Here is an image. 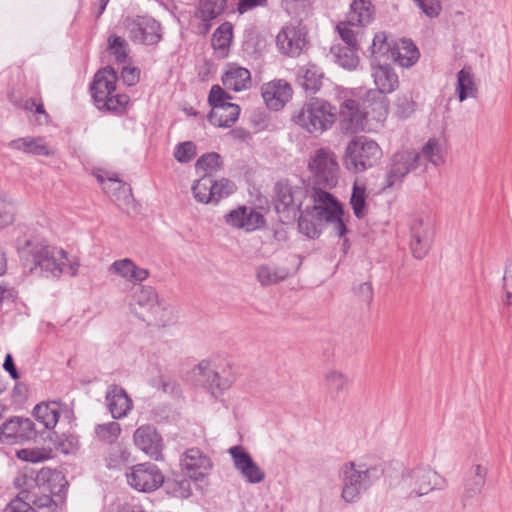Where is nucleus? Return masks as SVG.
<instances>
[{
	"label": "nucleus",
	"mask_w": 512,
	"mask_h": 512,
	"mask_svg": "<svg viewBox=\"0 0 512 512\" xmlns=\"http://www.w3.org/2000/svg\"><path fill=\"white\" fill-rule=\"evenodd\" d=\"M355 294L366 303L370 304L373 300V287L372 283L367 281L358 285L355 289Z\"/></svg>",
	"instance_id": "nucleus-63"
},
{
	"label": "nucleus",
	"mask_w": 512,
	"mask_h": 512,
	"mask_svg": "<svg viewBox=\"0 0 512 512\" xmlns=\"http://www.w3.org/2000/svg\"><path fill=\"white\" fill-rule=\"evenodd\" d=\"M308 169L312 175L313 186L331 189L337 185L339 164L332 150L328 148L315 150L308 161Z\"/></svg>",
	"instance_id": "nucleus-6"
},
{
	"label": "nucleus",
	"mask_w": 512,
	"mask_h": 512,
	"mask_svg": "<svg viewBox=\"0 0 512 512\" xmlns=\"http://www.w3.org/2000/svg\"><path fill=\"white\" fill-rule=\"evenodd\" d=\"M108 409L114 419L125 417L132 408V400L124 388L112 384L106 392Z\"/></svg>",
	"instance_id": "nucleus-28"
},
{
	"label": "nucleus",
	"mask_w": 512,
	"mask_h": 512,
	"mask_svg": "<svg viewBox=\"0 0 512 512\" xmlns=\"http://www.w3.org/2000/svg\"><path fill=\"white\" fill-rule=\"evenodd\" d=\"M35 486L40 490H48L54 496L65 495L68 482L65 476L56 470L43 467L40 470L34 469Z\"/></svg>",
	"instance_id": "nucleus-24"
},
{
	"label": "nucleus",
	"mask_w": 512,
	"mask_h": 512,
	"mask_svg": "<svg viewBox=\"0 0 512 512\" xmlns=\"http://www.w3.org/2000/svg\"><path fill=\"white\" fill-rule=\"evenodd\" d=\"M383 474L384 469L380 465L367 466L353 461L345 463L341 468V498L345 503L357 502Z\"/></svg>",
	"instance_id": "nucleus-3"
},
{
	"label": "nucleus",
	"mask_w": 512,
	"mask_h": 512,
	"mask_svg": "<svg viewBox=\"0 0 512 512\" xmlns=\"http://www.w3.org/2000/svg\"><path fill=\"white\" fill-rule=\"evenodd\" d=\"M13 483L17 489L21 490L18 497H23V491H31V488L36 487L34 482V468L25 466L15 477Z\"/></svg>",
	"instance_id": "nucleus-52"
},
{
	"label": "nucleus",
	"mask_w": 512,
	"mask_h": 512,
	"mask_svg": "<svg viewBox=\"0 0 512 512\" xmlns=\"http://www.w3.org/2000/svg\"><path fill=\"white\" fill-rule=\"evenodd\" d=\"M223 166L222 157L219 153L209 152L198 158L195 169L198 174L212 175Z\"/></svg>",
	"instance_id": "nucleus-41"
},
{
	"label": "nucleus",
	"mask_w": 512,
	"mask_h": 512,
	"mask_svg": "<svg viewBox=\"0 0 512 512\" xmlns=\"http://www.w3.org/2000/svg\"><path fill=\"white\" fill-rule=\"evenodd\" d=\"M39 436L42 437V433L30 418L13 416L0 425L1 442L23 444L37 441Z\"/></svg>",
	"instance_id": "nucleus-10"
},
{
	"label": "nucleus",
	"mask_w": 512,
	"mask_h": 512,
	"mask_svg": "<svg viewBox=\"0 0 512 512\" xmlns=\"http://www.w3.org/2000/svg\"><path fill=\"white\" fill-rule=\"evenodd\" d=\"M200 375L206 378L204 386L211 395L218 398L223 392L229 389L234 382V376L223 369L222 373L210 369V363L203 360L198 364Z\"/></svg>",
	"instance_id": "nucleus-22"
},
{
	"label": "nucleus",
	"mask_w": 512,
	"mask_h": 512,
	"mask_svg": "<svg viewBox=\"0 0 512 512\" xmlns=\"http://www.w3.org/2000/svg\"><path fill=\"white\" fill-rule=\"evenodd\" d=\"M107 51L114 56L118 64H123L127 61L130 49L123 37L110 34L107 38Z\"/></svg>",
	"instance_id": "nucleus-40"
},
{
	"label": "nucleus",
	"mask_w": 512,
	"mask_h": 512,
	"mask_svg": "<svg viewBox=\"0 0 512 512\" xmlns=\"http://www.w3.org/2000/svg\"><path fill=\"white\" fill-rule=\"evenodd\" d=\"M355 49L343 47L342 45H334L331 53L335 58V62L347 70H354L359 64V57Z\"/></svg>",
	"instance_id": "nucleus-37"
},
{
	"label": "nucleus",
	"mask_w": 512,
	"mask_h": 512,
	"mask_svg": "<svg viewBox=\"0 0 512 512\" xmlns=\"http://www.w3.org/2000/svg\"><path fill=\"white\" fill-rule=\"evenodd\" d=\"M56 252L61 255V258L67 259L68 253L65 250H57L44 242L26 240L22 246L18 247L23 268L29 274H39L46 278H59L65 271L66 265L58 262Z\"/></svg>",
	"instance_id": "nucleus-2"
},
{
	"label": "nucleus",
	"mask_w": 512,
	"mask_h": 512,
	"mask_svg": "<svg viewBox=\"0 0 512 512\" xmlns=\"http://www.w3.org/2000/svg\"><path fill=\"white\" fill-rule=\"evenodd\" d=\"M3 369L9 373L10 377L13 380H18L20 378V373L17 370V367L14 363V359L11 353H7L3 363Z\"/></svg>",
	"instance_id": "nucleus-64"
},
{
	"label": "nucleus",
	"mask_w": 512,
	"mask_h": 512,
	"mask_svg": "<svg viewBox=\"0 0 512 512\" xmlns=\"http://www.w3.org/2000/svg\"><path fill=\"white\" fill-rule=\"evenodd\" d=\"M422 166V157L416 150H403L395 153L386 178V188L400 186L404 177Z\"/></svg>",
	"instance_id": "nucleus-12"
},
{
	"label": "nucleus",
	"mask_w": 512,
	"mask_h": 512,
	"mask_svg": "<svg viewBox=\"0 0 512 512\" xmlns=\"http://www.w3.org/2000/svg\"><path fill=\"white\" fill-rule=\"evenodd\" d=\"M337 29L340 38L345 43V45H342L343 47H349L351 49L359 50L357 35L352 29L346 26L341 27L340 25L337 26Z\"/></svg>",
	"instance_id": "nucleus-60"
},
{
	"label": "nucleus",
	"mask_w": 512,
	"mask_h": 512,
	"mask_svg": "<svg viewBox=\"0 0 512 512\" xmlns=\"http://www.w3.org/2000/svg\"><path fill=\"white\" fill-rule=\"evenodd\" d=\"M411 241L410 248L416 259H423L433 240V231L428 222L422 219H415L410 225Z\"/></svg>",
	"instance_id": "nucleus-21"
},
{
	"label": "nucleus",
	"mask_w": 512,
	"mask_h": 512,
	"mask_svg": "<svg viewBox=\"0 0 512 512\" xmlns=\"http://www.w3.org/2000/svg\"><path fill=\"white\" fill-rule=\"evenodd\" d=\"M293 90L286 80L272 81L262 87V97L271 110L278 111L292 98Z\"/></svg>",
	"instance_id": "nucleus-23"
},
{
	"label": "nucleus",
	"mask_w": 512,
	"mask_h": 512,
	"mask_svg": "<svg viewBox=\"0 0 512 512\" xmlns=\"http://www.w3.org/2000/svg\"><path fill=\"white\" fill-rule=\"evenodd\" d=\"M196 156V145L192 141L181 142L176 145L175 159L180 163H188Z\"/></svg>",
	"instance_id": "nucleus-55"
},
{
	"label": "nucleus",
	"mask_w": 512,
	"mask_h": 512,
	"mask_svg": "<svg viewBox=\"0 0 512 512\" xmlns=\"http://www.w3.org/2000/svg\"><path fill=\"white\" fill-rule=\"evenodd\" d=\"M487 468L480 464L473 465L464 477V491L461 495L463 506L471 504V500L481 493L486 483Z\"/></svg>",
	"instance_id": "nucleus-26"
},
{
	"label": "nucleus",
	"mask_w": 512,
	"mask_h": 512,
	"mask_svg": "<svg viewBox=\"0 0 512 512\" xmlns=\"http://www.w3.org/2000/svg\"><path fill=\"white\" fill-rule=\"evenodd\" d=\"M324 72L313 63L299 66L295 72V84L306 93H317L323 84Z\"/></svg>",
	"instance_id": "nucleus-25"
},
{
	"label": "nucleus",
	"mask_w": 512,
	"mask_h": 512,
	"mask_svg": "<svg viewBox=\"0 0 512 512\" xmlns=\"http://www.w3.org/2000/svg\"><path fill=\"white\" fill-rule=\"evenodd\" d=\"M273 205L279 221L284 224L298 222L299 232L309 239H317L325 224L333 225L339 238L349 229L350 215L344 205L330 192L300 181L293 184L289 179H280L273 186Z\"/></svg>",
	"instance_id": "nucleus-1"
},
{
	"label": "nucleus",
	"mask_w": 512,
	"mask_h": 512,
	"mask_svg": "<svg viewBox=\"0 0 512 512\" xmlns=\"http://www.w3.org/2000/svg\"><path fill=\"white\" fill-rule=\"evenodd\" d=\"M212 175L201 174L200 178L191 187L194 198L197 202L210 204L212 199Z\"/></svg>",
	"instance_id": "nucleus-39"
},
{
	"label": "nucleus",
	"mask_w": 512,
	"mask_h": 512,
	"mask_svg": "<svg viewBox=\"0 0 512 512\" xmlns=\"http://www.w3.org/2000/svg\"><path fill=\"white\" fill-rule=\"evenodd\" d=\"M422 12L429 18L437 17L441 12L439 0H415Z\"/></svg>",
	"instance_id": "nucleus-59"
},
{
	"label": "nucleus",
	"mask_w": 512,
	"mask_h": 512,
	"mask_svg": "<svg viewBox=\"0 0 512 512\" xmlns=\"http://www.w3.org/2000/svg\"><path fill=\"white\" fill-rule=\"evenodd\" d=\"M415 102L407 96L398 97L396 103V114L401 119H407L415 112Z\"/></svg>",
	"instance_id": "nucleus-57"
},
{
	"label": "nucleus",
	"mask_w": 512,
	"mask_h": 512,
	"mask_svg": "<svg viewBox=\"0 0 512 512\" xmlns=\"http://www.w3.org/2000/svg\"><path fill=\"white\" fill-rule=\"evenodd\" d=\"M127 481L135 490L150 493L164 484V475L156 464L146 462L133 466Z\"/></svg>",
	"instance_id": "nucleus-11"
},
{
	"label": "nucleus",
	"mask_w": 512,
	"mask_h": 512,
	"mask_svg": "<svg viewBox=\"0 0 512 512\" xmlns=\"http://www.w3.org/2000/svg\"><path fill=\"white\" fill-rule=\"evenodd\" d=\"M382 157L379 145L367 136H356L346 146L343 157L345 168L353 173H361L373 167Z\"/></svg>",
	"instance_id": "nucleus-5"
},
{
	"label": "nucleus",
	"mask_w": 512,
	"mask_h": 512,
	"mask_svg": "<svg viewBox=\"0 0 512 512\" xmlns=\"http://www.w3.org/2000/svg\"><path fill=\"white\" fill-rule=\"evenodd\" d=\"M372 69V76L377 87L373 89L374 91L389 94L398 88V75L388 63L378 61L377 64L372 65Z\"/></svg>",
	"instance_id": "nucleus-29"
},
{
	"label": "nucleus",
	"mask_w": 512,
	"mask_h": 512,
	"mask_svg": "<svg viewBox=\"0 0 512 512\" xmlns=\"http://www.w3.org/2000/svg\"><path fill=\"white\" fill-rule=\"evenodd\" d=\"M339 124L344 133L363 131L367 117L362 109V103L355 99H346L340 104Z\"/></svg>",
	"instance_id": "nucleus-17"
},
{
	"label": "nucleus",
	"mask_w": 512,
	"mask_h": 512,
	"mask_svg": "<svg viewBox=\"0 0 512 512\" xmlns=\"http://www.w3.org/2000/svg\"><path fill=\"white\" fill-rule=\"evenodd\" d=\"M420 53L416 45L410 39H401L394 43L392 61L402 67H411L419 59Z\"/></svg>",
	"instance_id": "nucleus-32"
},
{
	"label": "nucleus",
	"mask_w": 512,
	"mask_h": 512,
	"mask_svg": "<svg viewBox=\"0 0 512 512\" xmlns=\"http://www.w3.org/2000/svg\"><path fill=\"white\" fill-rule=\"evenodd\" d=\"M221 80L227 89L240 92L250 87L251 74L248 69L232 64L222 75Z\"/></svg>",
	"instance_id": "nucleus-31"
},
{
	"label": "nucleus",
	"mask_w": 512,
	"mask_h": 512,
	"mask_svg": "<svg viewBox=\"0 0 512 512\" xmlns=\"http://www.w3.org/2000/svg\"><path fill=\"white\" fill-rule=\"evenodd\" d=\"M133 300L136 305L141 308H146L149 318H145L133 308L134 313L141 320L147 322L148 325L162 326L165 327L169 321V312L165 307L161 305L158 299V294L155 289L151 286L137 285L133 292Z\"/></svg>",
	"instance_id": "nucleus-9"
},
{
	"label": "nucleus",
	"mask_w": 512,
	"mask_h": 512,
	"mask_svg": "<svg viewBox=\"0 0 512 512\" xmlns=\"http://www.w3.org/2000/svg\"><path fill=\"white\" fill-rule=\"evenodd\" d=\"M212 183H213V188H212L213 195H212L211 203H213V204H218L222 199L233 194L235 191V188H236L235 184L227 178L215 180L212 177Z\"/></svg>",
	"instance_id": "nucleus-49"
},
{
	"label": "nucleus",
	"mask_w": 512,
	"mask_h": 512,
	"mask_svg": "<svg viewBox=\"0 0 512 512\" xmlns=\"http://www.w3.org/2000/svg\"><path fill=\"white\" fill-rule=\"evenodd\" d=\"M95 433L99 439L113 443L121 433V426L115 421L98 424L95 428Z\"/></svg>",
	"instance_id": "nucleus-50"
},
{
	"label": "nucleus",
	"mask_w": 512,
	"mask_h": 512,
	"mask_svg": "<svg viewBox=\"0 0 512 512\" xmlns=\"http://www.w3.org/2000/svg\"><path fill=\"white\" fill-rule=\"evenodd\" d=\"M375 13L371 0H353L347 13V23L351 26H366L374 20Z\"/></svg>",
	"instance_id": "nucleus-30"
},
{
	"label": "nucleus",
	"mask_w": 512,
	"mask_h": 512,
	"mask_svg": "<svg viewBox=\"0 0 512 512\" xmlns=\"http://www.w3.org/2000/svg\"><path fill=\"white\" fill-rule=\"evenodd\" d=\"M456 92L460 102H463L468 97H476L477 87L469 68H462L457 73Z\"/></svg>",
	"instance_id": "nucleus-36"
},
{
	"label": "nucleus",
	"mask_w": 512,
	"mask_h": 512,
	"mask_svg": "<svg viewBox=\"0 0 512 512\" xmlns=\"http://www.w3.org/2000/svg\"><path fill=\"white\" fill-rule=\"evenodd\" d=\"M234 468L249 484H259L265 479V471L254 461L252 455L242 446L235 445L229 448Z\"/></svg>",
	"instance_id": "nucleus-14"
},
{
	"label": "nucleus",
	"mask_w": 512,
	"mask_h": 512,
	"mask_svg": "<svg viewBox=\"0 0 512 512\" xmlns=\"http://www.w3.org/2000/svg\"><path fill=\"white\" fill-rule=\"evenodd\" d=\"M4 512H36L29 502L22 497H16L5 508Z\"/></svg>",
	"instance_id": "nucleus-62"
},
{
	"label": "nucleus",
	"mask_w": 512,
	"mask_h": 512,
	"mask_svg": "<svg viewBox=\"0 0 512 512\" xmlns=\"http://www.w3.org/2000/svg\"><path fill=\"white\" fill-rule=\"evenodd\" d=\"M8 146L11 149L19 150L27 154H33L37 156L50 155L48 146L42 143L41 138H34L30 136L22 137L10 141Z\"/></svg>",
	"instance_id": "nucleus-34"
},
{
	"label": "nucleus",
	"mask_w": 512,
	"mask_h": 512,
	"mask_svg": "<svg viewBox=\"0 0 512 512\" xmlns=\"http://www.w3.org/2000/svg\"><path fill=\"white\" fill-rule=\"evenodd\" d=\"M182 470L193 481H202L213 467L212 460L199 448H190L181 459Z\"/></svg>",
	"instance_id": "nucleus-19"
},
{
	"label": "nucleus",
	"mask_w": 512,
	"mask_h": 512,
	"mask_svg": "<svg viewBox=\"0 0 512 512\" xmlns=\"http://www.w3.org/2000/svg\"><path fill=\"white\" fill-rule=\"evenodd\" d=\"M370 49L373 56L371 65H374L381 61V58L392 60L394 43L388 42L385 32H378L372 40Z\"/></svg>",
	"instance_id": "nucleus-35"
},
{
	"label": "nucleus",
	"mask_w": 512,
	"mask_h": 512,
	"mask_svg": "<svg viewBox=\"0 0 512 512\" xmlns=\"http://www.w3.org/2000/svg\"><path fill=\"white\" fill-rule=\"evenodd\" d=\"M133 265H134V262L131 259L125 258V259L116 260L115 262H113L110 269L113 272H115L116 274L122 276L123 278H127L130 280L131 275H132Z\"/></svg>",
	"instance_id": "nucleus-58"
},
{
	"label": "nucleus",
	"mask_w": 512,
	"mask_h": 512,
	"mask_svg": "<svg viewBox=\"0 0 512 512\" xmlns=\"http://www.w3.org/2000/svg\"><path fill=\"white\" fill-rule=\"evenodd\" d=\"M403 480H409L412 488L410 495L420 497L430 491L441 490L446 487V480L430 467H417L407 474H403Z\"/></svg>",
	"instance_id": "nucleus-13"
},
{
	"label": "nucleus",
	"mask_w": 512,
	"mask_h": 512,
	"mask_svg": "<svg viewBox=\"0 0 512 512\" xmlns=\"http://www.w3.org/2000/svg\"><path fill=\"white\" fill-rule=\"evenodd\" d=\"M141 70L138 67L124 66L121 70V80L127 86H134L140 80Z\"/></svg>",
	"instance_id": "nucleus-61"
},
{
	"label": "nucleus",
	"mask_w": 512,
	"mask_h": 512,
	"mask_svg": "<svg viewBox=\"0 0 512 512\" xmlns=\"http://www.w3.org/2000/svg\"><path fill=\"white\" fill-rule=\"evenodd\" d=\"M325 385L332 398L336 399L348 387V377L340 371L332 370L325 375Z\"/></svg>",
	"instance_id": "nucleus-43"
},
{
	"label": "nucleus",
	"mask_w": 512,
	"mask_h": 512,
	"mask_svg": "<svg viewBox=\"0 0 512 512\" xmlns=\"http://www.w3.org/2000/svg\"><path fill=\"white\" fill-rule=\"evenodd\" d=\"M366 188L354 184L350 197V205L357 219H363L367 214Z\"/></svg>",
	"instance_id": "nucleus-46"
},
{
	"label": "nucleus",
	"mask_w": 512,
	"mask_h": 512,
	"mask_svg": "<svg viewBox=\"0 0 512 512\" xmlns=\"http://www.w3.org/2000/svg\"><path fill=\"white\" fill-rule=\"evenodd\" d=\"M94 175L97 181L102 184L105 193L118 191L124 186L122 180H120L118 175L115 173L110 175L108 172L100 170Z\"/></svg>",
	"instance_id": "nucleus-53"
},
{
	"label": "nucleus",
	"mask_w": 512,
	"mask_h": 512,
	"mask_svg": "<svg viewBox=\"0 0 512 512\" xmlns=\"http://www.w3.org/2000/svg\"><path fill=\"white\" fill-rule=\"evenodd\" d=\"M48 437L54 443L55 448L63 454L73 453L79 448V438L74 433L57 434L53 431L49 433Z\"/></svg>",
	"instance_id": "nucleus-38"
},
{
	"label": "nucleus",
	"mask_w": 512,
	"mask_h": 512,
	"mask_svg": "<svg viewBox=\"0 0 512 512\" xmlns=\"http://www.w3.org/2000/svg\"><path fill=\"white\" fill-rule=\"evenodd\" d=\"M225 223L236 229H243L246 232H253L262 229L266 225L264 215L252 207L240 205L230 210L224 216Z\"/></svg>",
	"instance_id": "nucleus-16"
},
{
	"label": "nucleus",
	"mask_w": 512,
	"mask_h": 512,
	"mask_svg": "<svg viewBox=\"0 0 512 512\" xmlns=\"http://www.w3.org/2000/svg\"><path fill=\"white\" fill-rule=\"evenodd\" d=\"M440 151L441 148L439 141L436 138H430L422 147L421 152H419L422 157V166L425 165V161H428L435 166L441 165L443 163V158Z\"/></svg>",
	"instance_id": "nucleus-47"
},
{
	"label": "nucleus",
	"mask_w": 512,
	"mask_h": 512,
	"mask_svg": "<svg viewBox=\"0 0 512 512\" xmlns=\"http://www.w3.org/2000/svg\"><path fill=\"white\" fill-rule=\"evenodd\" d=\"M227 0H200L199 14L203 22H211L224 13Z\"/></svg>",
	"instance_id": "nucleus-44"
},
{
	"label": "nucleus",
	"mask_w": 512,
	"mask_h": 512,
	"mask_svg": "<svg viewBox=\"0 0 512 512\" xmlns=\"http://www.w3.org/2000/svg\"><path fill=\"white\" fill-rule=\"evenodd\" d=\"M133 440L136 447L152 459L156 461L162 459L163 439L154 425L139 426L134 432Z\"/></svg>",
	"instance_id": "nucleus-18"
},
{
	"label": "nucleus",
	"mask_w": 512,
	"mask_h": 512,
	"mask_svg": "<svg viewBox=\"0 0 512 512\" xmlns=\"http://www.w3.org/2000/svg\"><path fill=\"white\" fill-rule=\"evenodd\" d=\"M335 120V107L327 100L318 97L310 98L293 115V121L314 136H320L329 130Z\"/></svg>",
	"instance_id": "nucleus-4"
},
{
	"label": "nucleus",
	"mask_w": 512,
	"mask_h": 512,
	"mask_svg": "<svg viewBox=\"0 0 512 512\" xmlns=\"http://www.w3.org/2000/svg\"><path fill=\"white\" fill-rule=\"evenodd\" d=\"M231 99L232 96L220 85L215 84L211 87L208 104L212 109L207 115L211 124L217 127L229 128L238 120L241 109L238 104L229 102Z\"/></svg>",
	"instance_id": "nucleus-7"
},
{
	"label": "nucleus",
	"mask_w": 512,
	"mask_h": 512,
	"mask_svg": "<svg viewBox=\"0 0 512 512\" xmlns=\"http://www.w3.org/2000/svg\"><path fill=\"white\" fill-rule=\"evenodd\" d=\"M23 499L29 502V504L33 507L36 506L38 508H46L50 507L51 505H54L55 507L57 504L53 500L51 495L48 494H42L39 495L35 491H23Z\"/></svg>",
	"instance_id": "nucleus-56"
},
{
	"label": "nucleus",
	"mask_w": 512,
	"mask_h": 512,
	"mask_svg": "<svg viewBox=\"0 0 512 512\" xmlns=\"http://www.w3.org/2000/svg\"><path fill=\"white\" fill-rule=\"evenodd\" d=\"M124 27L133 43L157 46L163 39L161 23L148 15L125 18Z\"/></svg>",
	"instance_id": "nucleus-8"
},
{
	"label": "nucleus",
	"mask_w": 512,
	"mask_h": 512,
	"mask_svg": "<svg viewBox=\"0 0 512 512\" xmlns=\"http://www.w3.org/2000/svg\"><path fill=\"white\" fill-rule=\"evenodd\" d=\"M166 491L175 497L188 498L191 495L190 481L186 478L181 480H164Z\"/></svg>",
	"instance_id": "nucleus-51"
},
{
	"label": "nucleus",
	"mask_w": 512,
	"mask_h": 512,
	"mask_svg": "<svg viewBox=\"0 0 512 512\" xmlns=\"http://www.w3.org/2000/svg\"><path fill=\"white\" fill-rule=\"evenodd\" d=\"M285 274H279L278 271L272 270L268 265H261L257 268V279L263 286H269L284 280Z\"/></svg>",
	"instance_id": "nucleus-54"
},
{
	"label": "nucleus",
	"mask_w": 512,
	"mask_h": 512,
	"mask_svg": "<svg viewBox=\"0 0 512 512\" xmlns=\"http://www.w3.org/2000/svg\"><path fill=\"white\" fill-rule=\"evenodd\" d=\"M118 79L117 71L110 65L95 73L90 84V92L95 104L115 92Z\"/></svg>",
	"instance_id": "nucleus-20"
},
{
	"label": "nucleus",
	"mask_w": 512,
	"mask_h": 512,
	"mask_svg": "<svg viewBox=\"0 0 512 512\" xmlns=\"http://www.w3.org/2000/svg\"><path fill=\"white\" fill-rule=\"evenodd\" d=\"M233 37V25L226 21L222 23L212 34L211 43L215 50H226Z\"/></svg>",
	"instance_id": "nucleus-45"
},
{
	"label": "nucleus",
	"mask_w": 512,
	"mask_h": 512,
	"mask_svg": "<svg viewBox=\"0 0 512 512\" xmlns=\"http://www.w3.org/2000/svg\"><path fill=\"white\" fill-rule=\"evenodd\" d=\"M130 101V98L126 94H110L107 98H104L101 102H97L95 105L100 111L113 112L116 114H123L126 111V107Z\"/></svg>",
	"instance_id": "nucleus-42"
},
{
	"label": "nucleus",
	"mask_w": 512,
	"mask_h": 512,
	"mask_svg": "<svg viewBox=\"0 0 512 512\" xmlns=\"http://www.w3.org/2000/svg\"><path fill=\"white\" fill-rule=\"evenodd\" d=\"M16 456L18 459L31 462V463H40L45 460L52 458V449L51 448H23L16 452Z\"/></svg>",
	"instance_id": "nucleus-48"
},
{
	"label": "nucleus",
	"mask_w": 512,
	"mask_h": 512,
	"mask_svg": "<svg viewBox=\"0 0 512 512\" xmlns=\"http://www.w3.org/2000/svg\"><path fill=\"white\" fill-rule=\"evenodd\" d=\"M32 415L43 425L44 430H51L60 418L59 404L55 401L41 402L33 408Z\"/></svg>",
	"instance_id": "nucleus-33"
},
{
	"label": "nucleus",
	"mask_w": 512,
	"mask_h": 512,
	"mask_svg": "<svg viewBox=\"0 0 512 512\" xmlns=\"http://www.w3.org/2000/svg\"><path fill=\"white\" fill-rule=\"evenodd\" d=\"M307 30L301 23L284 26L276 36L278 50L286 56H299L306 43Z\"/></svg>",
	"instance_id": "nucleus-15"
},
{
	"label": "nucleus",
	"mask_w": 512,
	"mask_h": 512,
	"mask_svg": "<svg viewBox=\"0 0 512 512\" xmlns=\"http://www.w3.org/2000/svg\"><path fill=\"white\" fill-rule=\"evenodd\" d=\"M362 109L367 119L383 122L389 113V100L384 93L368 90L362 99Z\"/></svg>",
	"instance_id": "nucleus-27"
}]
</instances>
